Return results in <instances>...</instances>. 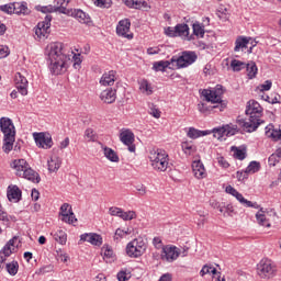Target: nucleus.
<instances>
[{
    "label": "nucleus",
    "instance_id": "1",
    "mask_svg": "<svg viewBox=\"0 0 281 281\" xmlns=\"http://www.w3.org/2000/svg\"><path fill=\"white\" fill-rule=\"evenodd\" d=\"M45 54L48 60V69L54 76H60L69 67V55L65 53V45L60 42H53L46 46Z\"/></svg>",
    "mask_w": 281,
    "mask_h": 281
},
{
    "label": "nucleus",
    "instance_id": "2",
    "mask_svg": "<svg viewBox=\"0 0 281 281\" xmlns=\"http://www.w3.org/2000/svg\"><path fill=\"white\" fill-rule=\"evenodd\" d=\"M261 113L262 106H260V103H258L256 100H250L246 109V115H249V119H238V126L243 128V131H246V133H254V131H256L260 124Z\"/></svg>",
    "mask_w": 281,
    "mask_h": 281
},
{
    "label": "nucleus",
    "instance_id": "3",
    "mask_svg": "<svg viewBox=\"0 0 281 281\" xmlns=\"http://www.w3.org/2000/svg\"><path fill=\"white\" fill-rule=\"evenodd\" d=\"M149 161L153 170L156 172H168V170H172L170 157L164 149H153L149 153Z\"/></svg>",
    "mask_w": 281,
    "mask_h": 281
},
{
    "label": "nucleus",
    "instance_id": "4",
    "mask_svg": "<svg viewBox=\"0 0 281 281\" xmlns=\"http://www.w3.org/2000/svg\"><path fill=\"white\" fill-rule=\"evenodd\" d=\"M11 168L15 170L16 177H22V179H27V181H32L33 183H40L41 177L38 173L30 167L27 160L25 159H15L11 162Z\"/></svg>",
    "mask_w": 281,
    "mask_h": 281
},
{
    "label": "nucleus",
    "instance_id": "5",
    "mask_svg": "<svg viewBox=\"0 0 281 281\" xmlns=\"http://www.w3.org/2000/svg\"><path fill=\"white\" fill-rule=\"evenodd\" d=\"M126 254L130 258H139L146 254V241L138 237L130 241L126 246Z\"/></svg>",
    "mask_w": 281,
    "mask_h": 281
},
{
    "label": "nucleus",
    "instance_id": "6",
    "mask_svg": "<svg viewBox=\"0 0 281 281\" xmlns=\"http://www.w3.org/2000/svg\"><path fill=\"white\" fill-rule=\"evenodd\" d=\"M276 265L269 259H261L257 265V274L263 280H271L276 276Z\"/></svg>",
    "mask_w": 281,
    "mask_h": 281
},
{
    "label": "nucleus",
    "instance_id": "7",
    "mask_svg": "<svg viewBox=\"0 0 281 281\" xmlns=\"http://www.w3.org/2000/svg\"><path fill=\"white\" fill-rule=\"evenodd\" d=\"M238 131H240L238 128V125L229 123L213 128L212 131H210V134H213V137H215V139H223V137H232L233 135H236Z\"/></svg>",
    "mask_w": 281,
    "mask_h": 281
},
{
    "label": "nucleus",
    "instance_id": "8",
    "mask_svg": "<svg viewBox=\"0 0 281 281\" xmlns=\"http://www.w3.org/2000/svg\"><path fill=\"white\" fill-rule=\"evenodd\" d=\"M202 95L205 98L206 102L221 104L220 111L225 109V104H223V88L221 86H217L216 89L213 90H203Z\"/></svg>",
    "mask_w": 281,
    "mask_h": 281
},
{
    "label": "nucleus",
    "instance_id": "9",
    "mask_svg": "<svg viewBox=\"0 0 281 281\" xmlns=\"http://www.w3.org/2000/svg\"><path fill=\"white\" fill-rule=\"evenodd\" d=\"M16 240H19V238L13 237L4 245V247L0 251V271L3 269V265L5 263V260H8V258H10L12 254H14Z\"/></svg>",
    "mask_w": 281,
    "mask_h": 281
},
{
    "label": "nucleus",
    "instance_id": "10",
    "mask_svg": "<svg viewBox=\"0 0 281 281\" xmlns=\"http://www.w3.org/2000/svg\"><path fill=\"white\" fill-rule=\"evenodd\" d=\"M120 140L124 146H127L130 153H135V134L131 130L123 128L120 132Z\"/></svg>",
    "mask_w": 281,
    "mask_h": 281
},
{
    "label": "nucleus",
    "instance_id": "11",
    "mask_svg": "<svg viewBox=\"0 0 281 281\" xmlns=\"http://www.w3.org/2000/svg\"><path fill=\"white\" fill-rule=\"evenodd\" d=\"M60 14H67L68 16H74L75 19H77V21H79V23H85V24H89L91 23V18L89 16V14L85 13L82 10L80 9H60Z\"/></svg>",
    "mask_w": 281,
    "mask_h": 281
},
{
    "label": "nucleus",
    "instance_id": "12",
    "mask_svg": "<svg viewBox=\"0 0 281 281\" xmlns=\"http://www.w3.org/2000/svg\"><path fill=\"white\" fill-rule=\"evenodd\" d=\"M33 137L35 139L36 146L38 148H44L45 150L52 148L54 146V142L52 140V135L47 133H34Z\"/></svg>",
    "mask_w": 281,
    "mask_h": 281
},
{
    "label": "nucleus",
    "instance_id": "13",
    "mask_svg": "<svg viewBox=\"0 0 281 281\" xmlns=\"http://www.w3.org/2000/svg\"><path fill=\"white\" fill-rule=\"evenodd\" d=\"M0 130L3 133L4 137H16V128L14 127V123L9 117L0 119Z\"/></svg>",
    "mask_w": 281,
    "mask_h": 281
},
{
    "label": "nucleus",
    "instance_id": "14",
    "mask_svg": "<svg viewBox=\"0 0 281 281\" xmlns=\"http://www.w3.org/2000/svg\"><path fill=\"white\" fill-rule=\"evenodd\" d=\"M60 215L61 221L64 223H68V225H74L78 222V218H76V215L74 214V211L71 210V205L69 203H64L60 206Z\"/></svg>",
    "mask_w": 281,
    "mask_h": 281
},
{
    "label": "nucleus",
    "instance_id": "15",
    "mask_svg": "<svg viewBox=\"0 0 281 281\" xmlns=\"http://www.w3.org/2000/svg\"><path fill=\"white\" fill-rule=\"evenodd\" d=\"M49 27H52V15H46L45 20L37 24L35 30L36 36L45 38L49 34Z\"/></svg>",
    "mask_w": 281,
    "mask_h": 281
},
{
    "label": "nucleus",
    "instance_id": "16",
    "mask_svg": "<svg viewBox=\"0 0 281 281\" xmlns=\"http://www.w3.org/2000/svg\"><path fill=\"white\" fill-rule=\"evenodd\" d=\"M195 61L196 54H194L193 52H184L182 56L177 58L176 65L177 67H179V69H181L183 67H190V65H192Z\"/></svg>",
    "mask_w": 281,
    "mask_h": 281
},
{
    "label": "nucleus",
    "instance_id": "17",
    "mask_svg": "<svg viewBox=\"0 0 281 281\" xmlns=\"http://www.w3.org/2000/svg\"><path fill=\"white\" fill-rule=\"evenodd\" d=\"M179 248L175 246H165L162 248L161 258L162 260H166L167 262H175L177 258H179Z\"/></svg>",
    "mask_w": 281,
    "mask_h": 281
},
{
    "label": "nucleus",
    "instance_id": "18",
    "mask_svg": "<svg viewBox=\"0 0 281 281\" xmlns=\"http://www.w3.org/2000/svg\"><path fill=\"white\" fill-rule=\"evenodd\" d=\"M128 32H131V21L128 19L121 20L116 26V34L131 40L133 34H128Z\"/></svg>",
    "mask_w": 281,
    "mask_h": 281
},
{
    "label": "nucleus",
    "instance_id": "19",
    "mask_svg": "<svg viewBox=\"0 0 281 281\" xmlns=\"http://www.w3.org/2000/svg\"><path fill=\"white\" fill-rule=\"evenodd\" d=\"M15 87L19 91V93H21V95H27V78H25V75H23V72H16L15 77Z\"/></svg>",
    "mask_w": 281,
    "mask_h": 281
},
{
    "label": "nucleus",
    "instance_id": "20",
    "mask_svg": "<svg viewBox=\"0 0 281 281\" xmlns=\"http://www.w3.org/2000/svg\"><path fill=\"white\" fill-rule=\"evenodd\" d=\"M80 243H90L94 247L102 246V236L95 233H85L80 236Z\"/></svg>",
    "mask_w": 281,
    "mask_h": 281
},
{
    "label": "nucleus",
    "instance_id": "21",
    "mask_svg": "<svg viewBox=\"0 0 281 281\" xmlns=\"http://www.w3.org/2000/svg\"><path fill=\"white\" fill-rule=\"evenodd\" d=\"M117 80V72L115 70H110L102 75L100 79L101 87H113Z\"/></svg>",
    "mask_w": 281,
    "mask_h": 281
},
{
    "label": "nucleus",
    "instance_id": "22",
    "mask_svg": "<svg viewBox=\"0 0 281 281\" xmlns=\"http://www.w3.org/2000/svg\"><path fill=\"white\" fill-rule=\"evenodd\" d=\"M192 170L195 179H205L207 177L205 166L201 160H194L192 162Z\"/></svg>",
    "mask_w": 281,
    "mask_h": 281
},
{
    "label": "nucleus",
    "instance_id": "23",
    "mask_svg": "<svg viewBox=\"0 0 281 281\" xmlns=\"http://www.w3.org/2000/svg\"><path fill=\"white\" fill-rule=\"evenodd\" d=\"M116 93L117 91L115 89L108 88L101 92L100 98L105 104H113V102H115L117 99Z\"/></svg>",
    "mask_w": 281,
    "mask_h": 281
},
{
    "label": "nucleus",
    "instance_id": "24",
    "mask_svg": "<svg viewBox=\"0 0 281 281\" xmlns=\"http://www.w3.org/2000/svg\"><path fill=\"white\" fill-rule=\"evenodd\" d=\"M7 196L9 201L13 203H19V201H21V190L16 186L9 187Z\"/></svg>",
    "mask_w": 281,
    "mask_h": 281
},
{
    "label": "nucleus",
    "instance_id": "25",
    "mask_svg": "<svg viewBox=\"0 0 281 281\" xmlns=\"http://www.w3.org/2000/svg\"><path fill=\"white\" fill-rule=\"evenodd\" d=\"M138 89L143 95H153V93H155V88H153V83H149L148 80L143 79L138 82Z\"/></svg>",
    "mask_w": 281,
    "mask_h": 281
},
{
    "label": "nucleus",
    "instance_id": "26",
    "mask_svg": "<svg viewBox=\"0 0 281 281\" xmlns=\"http://www.w3.org/2000/svg\"><path fill=\"white\" fill-rule=\"evenodd\" d=\"M249 37L238 36L235 41L234 52H245V49H249Z\"/></svg>",
    "mask_w": 281,
    "mask_h": 281
},
{
    "label": "nucleus",
    "instance_id": "27",
    "mask_svg": "<svg viewBox=\"0 0 281 281\" xmlns=\"http://www.w3.org/2000/svg\"><path fill=\"white\" fill-rule=\"evenodd\" d=\"M102 150H103L104 157L109 161H112L114 164H117L120 161V156H117V153H115V150H113V148L102 145Z\"/></svg>",
    "mask_w": 281,
    "mask_h": 281
},
{
    "label": "nucleus",
    "instance_id": "28",
    "mask_svg": "<svg viewBox=\"0 0 281 281\" xmlns=\"http://www.w3.org/2000/svg\"><path fill=\"white\" fill-rule=\"evenodd\" d=\"M63 164V160L58 156H53L48 160V171L49 172H58L60 169V166Z\"/></svg>",
    "mask_w": 281,
    "mask_h": 281
},
{
    "label": "nucleus",
    "instance_id": "29",
    "mask_svg": "<svg viewBox=\"0 0 281 281\" xmlns=\"http://www.w3.org/2000/svg\"><path fill=\"white\" fill-rule=\"evenodd\" d=\"M266 135L270 139L278 142L281 139V130H276V128H273V125L270 124L266 127Z\"/></svg>",
    "mask_w": 281,
    "mask_h": 281
},
{
    "label": "nucleus",
    "instance_id": "30",
    "mask_svg": "<svg viewBox=\"0 0 281 281\" xmlns=\"http://www.w3.org/2000/svg\"><path fill=\"white\" fill-rule=\"evenodd\" d=\"M210 131H200L194 127H190L187 135L190 139H199V137H205V135H210Z\"/></svg>",
    "mask_w": 281,
    "mask_h": 281
},
{
    "label": "nucleus",
    "instance_id": "31",
    "mask_svg": "<svg viewBox=\"0 0 281 281\" xmlns=\"http://www.w3.org/2000/svg\"><path fill=\"white\" fill-rule=\"evenodd\" d=\"M234 196H235V199H237V201H239V203H241V205H245V207H255V210H258V207H260L258 205V203H256V202L254 203V202L245 199V196H243L240 194V192H238V191L235 193Z\"/></svg>",
    "mask_w": 281,
    "mask_h": 281
},
{
    "label": "nucleus",
    "instance_id": "32",
    "mask_svg": "<svg viewBox=\"0 0 281 281\" xmlns=\"http://www.w3.org/2000/svg\"><path fill=\"white\" fill-rule=\"evenodd\" d=\"M0 221L3 223L7 227H10V223H16V216L14 215H8V212L0 209Z\"/></svg>",
    "mask_w": 281,
    "mask_h": 281
},
{
    "label": "nucleus",
    "instance_id": "33",
    "mask_svg": "<svg viewBox=\"0 0 281 281\" xmlns=\"http://www.w3.org/2000/svg\"><path fill=\"white\" fill-rule=\"evenodd\" d=\"M245 69L247 71L249 80H254V78H256V76L258 75V66H256L255 61L246 64Z\"/></svg>",
    "mask_w": 281,
    "mask_h": 281
},
{
    "label": "nucleus",
    "instance_id": "34",
    "mask_svg": "<svg viewBox=\"0 0 281 281\" xmlns=\"http://www.w3.org/2000/svg\"><path fill=\"white\" fill-rule=\"evenodd\" d=\"M14 5V14H30V10L27 8V3L25 2H13Z\"/></svg>",
    "mask_w": 281,
    "mask_h": 281
},
{
    "label": "nucleus",
    "instance_id": "35",
    "mask_svg": "<svg viewBox=\"0 0 281 281\" xmlns=\"http://www.w3.org/2000/svg\"><path fill=\"white\" fill-rule=\"evenodd\" d=\"M181 148L184 153V155H194L196 153V145L192 142H183L181 144Z\"/></svg>",
    "mask_w": 281,
    "mask_h": 281
},
{
    "label": "nucleus",
    "instance_id": "36",
    "mask_svg": "<svg viewBox=\"0 0 281 281\" xmlns=\"http://www.w3.org/2000/svg\"><path fill=\"white\" fill-rule=\"evenodd\" d=\"M232 153L234 158L239 159V161H243L247 157V149L243 147H232Z\"/></svg>",
    "mask_w": 281,
    "mask_h": 281
},
{
    "label": "nucleus",
    "instance_id": "37",
    "mask_svg": "<svg viewBox=\"0 0 281 281\" xmlns=\"http://www.w3.org/2000/svg\"><path fill=\"white\" fill-rule=\"evenodd\" d=\"M15 139H16V136L3 138V142H4L3 146H2L3 153H5L8 155V153H10L12 150V148H14Z\"/></svg>",
    "mask_w": 281,
    "mask_h": 281
},
{
    "label": "nucleus",
    "instance_id": "38",
    "mask_svg": "<svg viewBox=\"0 0 281 281\" xmlns=\"http://www.w3.org/2000/svg\"><path fill=\"white\" fill-rule=\"evenodd\" d=\"M132 233L133 231H131V228H126V229L117 228L114 233L115 243H120L122 238H126V236H130V234Z\"/></svg>",
    "mask_w": 281,
    "mask_h": 281
},
{
    "label": "nucleus",
    "instance_id": "39",
    "mask_svg": "<svg viewBox=\"0 0 281 281\" xmlns=\"http://www.w3.org/2000/svg\"><path fill=\"white\" fill-rule=\"evenodd\" d=\"M258 225L262 227H271V224L267 221V215H265V211L262 209L256 214Z\"/></svg>",
    "mask_w": 281,
    "mask_h": 281
},
{
    "label": "nucleus",
    "instance_id": "40",
    "mask_svg": "<svg viewBox=\"0 0 281 281\" xmlns=\"http://www.w3.org/2000/svg\"><path fill=\"white\" fill-rule=\"evenodd\" d=\"M54 240L56 243H59V245H66L67 244V233L65 231L59 229L53 235Z\"/></svg>",
    "mask_w": 281,
    "mask_h": 281
},
{
    "label": "nucleus",
    "instance_id": "41",
    "mask_svg": "<svg viewBox=\"0 0 281 281\" xmlns=\"http://www.w3.org/2000/svg\"><path fill=\"white\" fill-rule=\"evenodd\" d=\"M207 273H212L213 276H221V272L216 270L213 266L204 265L200 271V276L203 278L207 276Z\"/></svg>",
    "mask_w": 281,
    "mask_h": 281
},
{
    "label": "nucleus",
    "instance_id": "42",
    "mask_svg": "<svg viewBox=\"0 0 281 281\" xmlns=\"http://www.w3.org/2000/svg\"><path fill=\"white\" fill-rule=\"evenodd\" d=\"M125 5L127 8H134V10H142L144 8V0H124Z\"/></svg>",
    "mask_w": 281,
    "mask_h": 281
},
{
    "label": "nucleus",
    "instance_id": "43",
    "mask_svg": "<svg viewBox=\"0 0 281 281\" xmlns=\"http://www.w3.org/2000/svg\"><path fill=\"white\" fill-rule=\"evenodd\" d=\"M176 34L177 36H188L190 34V27L188 24H178L176 26Z\"/></svg>",
    "mask_w": 281,
    "mask_h": 281
},
{
    "label": "nucleus",
    "instance_id": "44",
    "mask_svg": "<svg viewBox=\"0 0 281 281\" xmlns=\"http://www.w3.org/2000/svg\"><path fill=\"white\" fill-rule=\"evenodd\" d=\"M168 67H170V61L160 60L154 63L153 69H155V71H165L166 69H168Z\"/></svg>",
    "mask_w": 281,
    "mask_h": 281
},
{
    "label": "nucleus",
    "instance_id": "45",
    "mask_svg": "<svg viewBox=\"0 0 281 281\" xmlns=\"http://www.w3.org/2000/svg\"><path fill=\"white\" fill-rule=\"evenodd\" d=\"M248 175H256V172L260 171V162L251 161L248 167L245 169Z\"/></svg>",
    "mask_w": 281,
    "mask_h": 281
},
{
    "label": "nucleus",
    "instance_id": "46",
    "mask_svg": "<svg viewBox=\"0 0 281 281\" xmlns=\"http://www.w3.org/2000/svg\"><path fill=\"white\" fill-rule=\"evenodd\" d=\"M119 218H122V221H133L134 218H137V213L135 211H121V215Z\"/></svg>",
    "mask_w": 281,
    "mask_h": 281
},
{
    "label": "nucleus",
    "instance_id": "47",
    "mask_svg": "<svg viewBox=\"0 0 281 281\" xmlns=\"http://www.w3.org/2000/svg\"><path fill=\"white\" fill-rule=\"evenodd\" d=\"M5 268L10 276H16V273H19V262L18 261H12V262L7 263Z\"/></svg>",
    "mask_w": 281,
    "mask_h": 281
},
{
    "label": "nucleus",
    "instance_id": "48",
    "mask_svg": "<svg viewBox=\"0 0 281 281\" xmlns=\"http://www.w3.org/2000/svg\"><path fill=\"white\" fill-rule=\"evenodd\" d=\"M231 67H232L233 71H243V69H245L247 67V64H245L238 59H233L231 61Z\"/></svg>",
    "mask_w": 281,
    "mask_h": 281
},
{
    "label": "nucleus",
    "instance_id": "49",
    "mask_svg": "<svg viewBox=\"0 0 281 281\" xmlns=\"http://www.w3.org/2000/svg\"><path fill=\"white\" fill-rule=\"evenodd\" d=\"M65 9V7H54V5H46V7H37L40 12L47 14V12H60V10Z\"/></svg>",
    "mask_w": 281,
    "mask_h": 281
},
{
    "label": "nucleus",
    "instance_id": "50",
    "mask_svg": "<svg viewBox=\"0 0 281 281\" xmlns=\"http://www.w3.org/2000/svg\"><path fill=\"white\" fill-rule=\"evenodd\" d=\"M193 34L203 38L205 36V27L198 22L193 24Z\"/></svg>",
    "mask_w": 281,
    "mask_h": 281
},
{
    "label": "nucleus",
    "instance_id": "51",
    "mask_svg": "<svg viewBox=\"0 0 281 281\" xmlns=\"http://www.w3.org/2000/svg\"><path fill=\"white\" fill-rule=\"evenodd\" d=\"M85 137L87 142H95L98 139V135L93 131V128H87L85 131Z\"/></svg>",
    "mask_w": 281,
    "mask_h": 281
},
{
    "label": "nucleus",
    "instance_id": "52",
    "mask_svg": "<svg viewBox=\"0 0 281 281\" xmlns=\"http://www.w3.org/2000/svg\"><path fill=\"white\" fill-rule=\"evenodd\" d=\"M0 10L5 12V14H14V2L0 5Z\"/></svg>",
    "mask_w": 281,
    "mask_h": 281
},
{
    "label": "nucleus",
    "instance_id": "53",
    "mask_svg": "<svg viewBox=\"0 0 281 281\" xmlns=\"http://www.w3.org/2000/svg\"><path fill=\"white\" fill-rule=\"evenodd\" d=\"M117 280L119 281H127L131 280V272H126L124 270L120 271L117 273Z\"/></svg>",
    "mask_w": 281,
    "mask_h": 281
},
{
    "label": "nucleus",
    "instance_id": "54",
    "mask_svg": "<svg viewBox=\"0 0 281 281\" xmlns=\"http://www.w3.org/2000/svg\"><path fill=\"white\" fill-rule=\"evenodd\" d=\"M149 114L153 115V117H156V120H159V117H161V111H159V109H157V106L151 105L149 108Z\"/></svg>",
    "mask_w": 281,
    "mask_h": 281
},
{
    "label": "nucleus",
    "instance_id": "55",
    "mask_svg": "<svg viewBox=\"0 0 281 281\" xmlns=\"http://www.w3.org/2000/svg\"><path fill=\"white\" fill-rule=\"evenodd\" d=\"M109 214H110L111 216H119V218H120V216H121V214H122V209H121V207H117V206H112V207H110V210H109Z\"/></svg>",
    "mask_w": 281,
    "mask_h": 281
},
{
    "label": "nucleus",
    "instance_id": "56",
    "mask_svg": "<svg viewBox=\"0 0 281 281\" xmlns=\"http://www.w3.org/2000/svg\"><path fill=\"white\" fill-rule=\"evenodd\" d=\"M94 3L98 5V8H110L111 0H95Z\"/></svg>",
    "mask_w": 281,
    "mask_h": 281
},
{
    "label": "nucleus",
    "instance_id": "57",
    "mask_svg": "<svg viewBox=\"0 0 281 281\" xmlns=\"http://www.w3.org/2000/svg\"><path fill=\"white\" fill-rule=\"evenodd\" d=\"M10 55V48L8 46L0 45V58H5Z\"/></svg>",
    "mask_w": 281,
    "mask_h": 281
},
{
    "label": "nucleus",
    "instance_id": "58",
    "mask_svg": "<svg viewBox=\"0 0 281 281\" xmlns=\"http://www.w3.org/2000/svg\"><path fill=\"white\" fill-rule=\"evenodd\" d=\"M271 86H272L271 81L267 80L261 86H259V89L261 93H265V91H269V89H271Z\"/></svg>",
    "mask_w": 281,
    "mask_h": 281
},
{
    "label": "nucleus",
    "instance_id": "59",
    "mask_svg": "<svg viewBox=\"0 0 281 281\" xmlns=\"http://www.w3.org/2000/svg\"><path fill=\"white\" fill-rule=\"evenodd\" d=\"M236 178L238 179V181H245V179H248V178H249V173H247L246 170H244V171H237Z\"/></svg>",
    "mask_w": 281,
    "mask_h": 281
},
{
    "label": "nucleus",
    "instance_id": "60",
    "mask_svg": "<svg viewBox=\"0 0 281 281\" xmlns=\"http://www.w3.org/2000/svg\"><path fill=\"white\" fill-rule=\"evenodd\" d=\"M217 162L222 168H229V162L223 156L217 157Z\"/></svg>",
    "mask_w": 281,
    "mask_h": 281
},
{
    "label": "nucleus",
    "instance_id": "61",
    "mask_svg": "<svg viewBox=\"0 0 281 281\" xmlns=\"http://www.w3.org/2000/svg\"><path fill=\"white\" fill-rule=\"evenodd\" d=\"M56 259L60 260V262H67L69 260V256H67V254L57 252Z\"/></svg>",
    "mask_w": 281,
    "mask_h": 281
},
{
    "label": "nucleus",
    "instance_id": "62",
    "mask_svg": "<svg viewBox=\"0 0 281 281\" xmlns=\"http://www.w3.org/2000/svg\"><path fill=\"white\" fill-rule=\"evenodd\" d=\"M165 34L167 35V36H177V27H167L166 30H165Z\"/></svg>",
    "mask_w": 281,
    "mask_h": 281
},
{
    "label": "nucleus",
    "instance_id": "63",
    "mask_svg": "<svg viewBox=\"0 0 281 281\" xmlns=\"http://www.w3.org/2000/svg\"><path fill=\"white\" fill-rule=\"evenodd\" d=\"M198 110L200 111V113H207L210 111V108H207L205 103H199Z\"/></svg>",
    "mask_w": 281,
    "mask_h": 281
},
{
    "label": "nucleus",
    "instance_id": "64",
    "mask_svg": "<svg viewBox=\"0 0 281 281\" xmlns=\"http://www.w3.org/2000/svg\"><path fill=\"white\" fill-rule=\"evenodd\" d=\"M135 188L138 191V194H140V196H144V194H146V186L137 184Z\"/></svg>",
    "mask_w": 281,
    "mask_h": 281
}]
</instances>
